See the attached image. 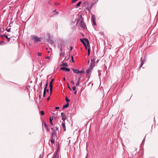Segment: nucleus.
Instances as JSON below:
<instances>
[{"mask_svg": "<svg viewBox=\"0 0 158 158\" xmlns=\"http://www.w3.org/2000/svg\"><path fill=\"white\" fill-rule=\"evenodd\" d=\"M46 90V89H44V93H43V97H44L45 95Z\"/></svg>", "mask_w": 158, "mask_h": 158, "instance_id": "aec40b11", "label": "nucleus"}, {"mask_svg": "<svg viewBox=\"0 0 158 158\" xmlns=\"http://www.w3.org/2000/svg\"><path fill=\"white\" fill-rule=\"evenodd\" d=\"M40 114L42 115L44 114V112L43 111H41L40 112Z\"/></svg>", "mask_w": 158, "mask_h": 158, "instance_id": "bb28decb", "label": "nucleus"}, {"mask_svg": "<svg viewBox=\"0 0 158 158\" xmlns=\"http://www.w3.org/2000/svg\"><path fill=\"white\" fill-rule=\"evenodd\" d=\"M61 51H62L61 49ZM64 54V52H61V53L60 54V56H62Z\"/></svg>", "mask_w": 158, "mask_h": 158, "instance_id": "c85d7f7f", "label": "nucleus"}, {"mask_svg": "<svg viewBox=\"0 0 158 158\" xmlns=\"http://www.w3.org/2000/svg\"><path fill=\"white\" fill-rule=\"evenodd\" d=\"M65 100L67 103H69V102L70 101V100L68 99L67 97H66V98Z\"/></svg>", "mask_w": 158, "mask_h": 158, "instance_id": "412c9836", "label": "nucleus"}, {"mask_svg": "<svg viewBox=\"0 0 158 158\" xmlns=\"http://www.w3.org/2000/svg\"><path fill=\"white\" fill-rule=\"evenodd\" d=\"M77 93V91H75L74 92V94H76Z\"/></svg>", "mask_w": 158, "mask_h": 158, "instance_id": "37998d69", "label": "nucleus"}, {"mask_svg": "<svg viewBox=\"0 0 158 158\" xmlns=\"http://www.w3.org/2000/svg\"><path fill=\"white\" fill-rule=\"evenodd\" d=\"M64 81H65V77L63 78Z\"/></svg>", "mask_w": 158, "mask_h": 158, "instance_id": "de8ad7c7", "label": "nucleus"}, {"mask_svg": "<svg viewBox=\"0 0 158 158\" xmlns=\"http://www.w3.org/2000/svg\"><path fill=\"white\" fill-rule=\"evenodd\" d=\"M77 0H72V3H74L76 1H77Z\"/></svg>", "mask_w": 158, "mask_h": 158, "instance_id": "72a5a7b5", "label": "nucleus"}, {"mask_svg": "<svg viewBox=\"0 0 158 158\" xmlns=\"http://www.w3.org/2000/svg\"><path fill=\"white\" fill-rule=\"evenodd\" d=\"M55 5L56 6H59L60 5V3L58 2H55Z\"/></svg>", "mask_w": 158, "mask_h": 158, "instance_id": "4be33fe9", "label": "nucleus"}, {"mask_svg": "<svg viewBox=\"0 0 158 158\" xmlns=\"http://www.w3.org/2000/svg\"><path fill=\"white\" fill-rule=\"evenodd\" d=\"M70 48H71V50H72V49L73 48V47H70Z\"/></svg>", "mask_w": 158, "mask_h": 158, "instance_id": "c03bdc74", "label": "nucleus"}, {"mask_svg": "<svg viewBox=\"0 0 158 158\" xmlns=\"http://www.w3.org/2000/svg\"><path fill=\"white\" fill-rule=\"evenodd\" d=\"M48 52L49 53L50 52V51H48Z\"/></svg>", "mask_w": 158, "mask_h": 158, "instance_id": "3c124183", "label": "nucleus"}, {"mask_svg": "<svg viewBox=\"0 0 158 158\" xmlns=\"http://www.w3.org/2000/svg\"><path fill=\"white\" fill-rule=\"evenodd\" d=\"M1 37H5L8 40V42H9L10 40V38H9L8 36L6 35H2L1 36Z\"/></svg>", "mask_w": 158, "mask_h": 158, "instance_id": "f8f14e48", "label": "nucleus"}, {"mask_svg": "<svg viewBox=\"0 0 158 158\" xmlns=\"http://www.w3.org/2000/svg\"><path fill=\"white\" fill-rule=\"evenodd\" d=\"M42 89H42V87L40 86V87L39 88V92H40V96L41 95V91L42 90Z\"/></svg>", "mask_w": 158, "mask_h": 158, "instance_id": "a211bd4d", "label": "nucleus"}, {"mask_svg": "<svg viewBox=\"0 0 158 158\" xmlns=\"http://www.w3.org/2000/svg\"><path fill=\"white\" fill-rule=\"evenodd\" d=\"M94 66L90 65L89 68L87 69L86 70V73L87 74H89L91 72V71L94 68Z\"/></svg>", "mask_w": 158, "mask_h": 158, "instance_id": "423d86ee", "label": "nucleus"}, {"mask_svg": "<svg viewBox=\"0 0 158 158\" xmlns=\"http://www.w3.org/2000/svg\"><path fill=\"white\" fill-rule=\"evenodd\" d=\"M61 66H68V65L67 63H63L62 64H61Z\"/></svg>", "mask_w": 158, "mask_h": 158, "instance_id": "6ab92c4d", "label": "nucleus"}, {"mask_svg": "<svg viewBox=\"0 0 158 158\" xmlns=\"http://www.w3.org/2000/svg\"><path fill=\"white\" fill-rule=\"evenodd\" d=\"M90 49L88 48V55H89L90 53Z\"/></svg>", "mask_w": 158, "mask_h": 158, "instance_id": "b1692460", "label": "nucleus"}, {"mask_svg": "<svg viewBox=\"0 0 158 158\" xmlns=\"http://www.w3.org/2000/svg\"><path fill=\"white\" fill-rule=\"evenodd\" d=\"M68 88L70 90H72L71 88H70V87L68 86Z\"/></svg>", "mask_w": 158, "mask_h": 158, "instance_id": "a18cd8bd", "label": "nucleus"}, {"mask_svg": "<svg viewBox=\"0 0 158 158\" xmlns=\"http://www.w3.org/2000/svg\"><path fill=\"white\" fill-rule=\"evenodd\" d=\"M92 21L93 22V24L94 25H96V23L95 22V20H93Z\"/></svg>", "mask_w": 158, "mask_h": 158, "instance_id": "cd10ccee", "label": "nucleus"}, {"mask_svg": "<svg viewBox=\"0 0 158 158\" xmlns=\"http://www.w3.org/2000/svg\"><path fill=\"white\" fill-rule=\"evenodd\" d=\"M54 81V79H52L49 84V87L50 88V94H51L52 93V83L53 81Z\"/></svg>", "mask_w": 158, "mask_h": 158, "instance_id": "39448f33", "label": "nucleus"}, {"mask_svg": "<svg viewBox=\"0 0 158 158\" xmlns=\"http://www.w3.org/2000/svg\"><path fill=\"white\" fill-rule=\"evenodd\" d=\"M46 58L49 60L50 59V57L49 56H47L46 57Z\"/></svg>", "mask_w": 158, "mask_h": 158, "instance_id": "f704fd0d", "label": "nucleus"}, {"mask_svg": "<svg viewBox=\"0 0 158 158\" xmlns=\"http://www.w3.org/2000/svg\"><path fill=\"white\" fill-rule=\"evenodd\" d=\"M85 158H86V157Z\"/></svg>", "mask_w": 158, "mask_h": 158, "instance_id": "5fc2aeb1", "label": "nucleus"}, {"mask_svg": "<svg viewBox=\"0 0 158 158\" xmlns=\"http://www.w3.org/2000/svg\"><path fill=\"white\" fill-rule=\"evenodd\" d=\"M61 115L62 117L61 119L64 122L66 118L65 114L64 113L62 112L61 113Z\"/></svg>", "mask_w": 158, "mask_h": 158, "instance_id": "6e6552de", "label": "nucleus"}, {"mask_svg": "<svg viewBox=\"0 0 158 158\" xmlns=\"http://www.w3.org/2000/svg\"><path fill=\"white\" fill-rule=\"evenodd\" d=\"M62 126L64 129V131H66V127L65 125L64 121L62 123Z\"/></svg>", "mask_w": 158, "mask_h": 158, "instance_id": "9b49d317", "label": "nucleus"}, {"mask_svg": "<svg viewBox=\"0 0 158 158\" xmlns=\"http://www.w3.org/2000/svg\"><path fill=\"white\" fill-rule=\"evenodd\" d=\"M42 83L41 82L40 83V86L42 87Z\"/></svg>", "mask_w": 158, "mask_h": 158, "instance_id": "58836bf2", "label": "nucleus"}, {"mask_svg": "<svg viewBox=\"0 0 158 158\" xmlns=\"http://www.w3.org/2000/svg\"><path fill=\"white\" fill-rule=\"evenodd\" d=\"M89 60H88V64H89Z\"/></svg>", "mask_w": 158, "mask_h": 158, "instance_id": "8fccbe9b", "label": "nucleus"}, {"mask_svg": "<svg viewBox=\"0 0 158 158\" xmlns=\"http://www.w3.org/2000/svg\"><path fill=\"white\" fill-rule=\"evenodd\" d=\"M44 127H45L47 128V124H46V123H44Z\"/></svg>", "mask_w": 158, "mask_h": 158, "instance_id": "e433bc0d", "label": "nucleus"}, {"mask_svg": "<svg viewBox=\"0 0 158 158\" xmlns=\"http://www.w3.org/2000/svg\"><path fill=\"white\" fill-rule=\"evenodd\" d=\"M58 152L57 151L56 152H55L54 154V155L52 157V158H58L59 156V155L58 154Z\"/></svg>", "mask_w": 158, "mask_h": 158, "instance_id": "1a4fd4ad", "label": "nucleus"}, {"mask_svg": "<svg viewBox=\"0 0 158 158\" xmlns=\"http://www.w3.org/2000/svg\"><path fill=\"white\" fill-rule=\"evenodd\" d=\"M80 20V22L79 23V25L80 27L85 29V26L83 21V18L81 15L80 16L79 19H78L77 20V23Z\"/></svg>", "mask_w": 158, "mask_h": 158, "instance_id": "f257e3e1", "label": "nucleus"}, {"mask_svg": "<svg viewBox=\"0 0 158 158\" xmlns=\"http://www.w3.org/2000/svg\"><path fill=\"white\" fill-rule=\"evenodd\" d=\"M72 70L74 73L78 74H81L84 73V72L83 70L80 71L79 70L76 69H73Z\"/></svg>", "mask_w": 158, "mask_h": 158, "instance_id": "20e7f679", "label": "nucleus"}, {"mask_svg": "<svg viewBox=\"0 0 158 158\" xmlns=\"http://www.w3.org/2000/svg\"><path fill=\"white\" fill-rule=\"evenodd\" d=\"M76 87L75 86H73V91H75V90H76Z\"/></svg>", "mask_w": 158, "mask_h": 158, "instance_id": "2f4dec72", "label": "nucleus"}, {"mask_svg": "<svg viewBox=\"0 0 158 158\" xmlns=\"http://www.w3.org/2000/svg\"><path fill=\"white\" fill-rule=\"evenodd\" d=\"M48 42L51 44H53L54 43V42L52 41V40L51 39H49L48 40Z\"/></svg>", "mask_w": 158, "mask_h": 158, "instance_id": "dca6fc26", "label": "nucleus"}, {"mask_svg": "<svg viewBox=\"0 0 158 158\" xmlns=\"http://www.w3.org/2000/svg\"><path fill=\"white\" fill-rule=\"evenodd\" d=\"M37 55L38 56H41V53L40 52H38L37 53Z\"/></svg>", "mask_w": 158, "mask_h": 158, "instance_id": "7c9ffc66", "label": "nucleus"}, {"mask_svg": "<svg viewBox=\"0 0 158 158\" xmlns=\"http://www.w3.org/2000/svg\"><path fill=\"white\" fill-rule=\"evenodd\" d=\"M51 143H54L55 142V141L54 139H51Z\"/></svg>", "mask_w": 158, "mask_h": 158, "instance_id": "393cba45", "label": "nucleus"}, {"mask_svg": "<svg viewBox=\"0 0 158 158\" xmlns=\"http://www.w3.org/2000/svg\"><path fill=\"white\" fill-rule=\"evenodd\" d=\"M140 61H141V63H140L141 65L140 67V68L142 67V66L143 65V63H144V62L142 60V57L141 58V59H140Z\"/></svg>", "mask_w": 158, "mask_h": 158, "instance_id": "4468645a", "label": "nucleus"}, {"mask_svg": "<svg viewBox=\"0 0 158 158\" xmlns=\"http://www.w3.org/2000/svg\"><path fill=\"white\" fill-rule=\"evenodd\" d=\"M79 85V83H78V82H77L76 84V86H78Z\"/></svg>", "mask_w": 158, "mask_h": 158, "instance_id": "ea45409f", "label": "nucleus"}, {"mask_svg": "<svg viewBox=\"0 0 158 158\" xmlns=\"http://www.w3.org/2000/svg\"><path fill=\"white\" fill-rule=\"evenodd\" d=\"M48 85V81H47V83L46 84V86H45V87L44 88V89H46L47 88V87Z\"/></svg>", "mask_w": 158, "mask_h": 158, "instance_id": "c756f323", "label": "nucleus"}, {"mask_svg": "<svg viewBox=\"0 0 158 158\" xmlns=\"http://www.w3.org/2000/svg\"><path fill=\"white\" fill-rule=\"evenodd\" d=\"M92 20V21L93 20H95L96 19V17L95 15H92L91 16Z\"/></svg>", "mask_w": 158, "mask_h": 158, "instance_id": "f3484780", "label": "nucleus"}, {"mask_svg": "<svg viewBox=\"0 0 158 158\" xmlns=\"http://www.w3.org/2000/svg\"><path fill=\"white\" fill-rule=\"evenodd\" d=\"M81 2H79L77 4V6H80V5L81 4Z\"/></svg>", "mask_w": 158, "mask_h": 158, "instance_id": "a878e982", "label": "nucleus"}, {"mask_svg": "<svg viewBox=\"0 0 158 158\" xmlns=\"http://www.w3.org/2000/svg\"><path fill=\"white\" fill-rule=\"evenodd\" d=\"M80 40L81 43L84 45L86 49H87V46L86 44H85V43H86L87 44V45L88 47H89V44L88 39H87L84 38L83 39H81Z\"/></svg>", "mask_w": 158, "mask_h": 158, "instance_id": "f03ea898", "label": "nucleus"}, {"mask_svg": "<svg viewBox=\"0 0 158 158\" xmlns=\"http://www.w3.org/2000/svg\"><path fill=\"white\" fill-rule=\"evenodd\" d=\"M10 28L8 29H7V31L9 32L10 31Z\"/></svg>", "mask_w": 158, "mask_h": 158, "instance_id": "4c0bfd02", "label": "nucleus"}, {"mask_svg": "<svg viewBox=\"0 0 158 158\" xmlns=\"http://www.w3.org/2000/svg\"><path fill=\"white\" fill-rule=\"evenodd\" d=\"M32 39L34 40L35 42H38L41 41V38L35 35H34L32 37Z\"/></svg>", "mask_w": 158, "mask_h": 158, "instance_id": "7ed1b4c3", "label": "nucleus"}, {"mask_svg": "<svg viewBox=\"0 0 158 158\" xmlns=\"http://www.w3.org/2000/svg\"><path fill=\"white\" fill-rule=\"evenodd\" d=\"M98 0H97V2H98Z\"/></svg>", "mask_w": 158, "mask_h": 158, "instance_id": "864d4df0", "label": "nucleus"}, {"mask_svg": "<svg viewBox=\"0 0 158 158\" xmlns=\"http://www.w3.org/2000/svg\"><path fill=\"white\" fill-rule=\"evenodd\" d=\"M60 70H63L67 72H69L70 70V69H69L64 67H61V68H60Z\"/></svg>", "mask_w": 158, "mask_h": 158, "instance_id": "9d476101", "label": "nucleus"}, {"mask_svg": "<svg viewBox=\"0 0 158 158\" xmlns=\"http://www.w3.org/2000/svg\"><path fill=\"white\" fill-rule=\"evenodd\" d=\"M46 91H47V92H48V91H49V90H48V89H46Z\"/></svg>", "mask_w": 158, "mask_h": 158, "instance_id": "49530a36", "label": "nucleus"}, {"mask_svg": "<svg viewBox=\"0 0 158 158\" xmlns=\"http://www.w3.org/2000/svg\"><path fill=\"white\" fill-rule=\"evenodd\" d=\"M71 83L73 85H74V82L73 81H71Z\"/></svg>", "mask_w": 158, "mask_h": 158, "instance_id": "c9c22d12", "label": "nucleus"}, {"mask_svg": "<svg viewBox=\"0 0 158 158\" xmlns=\"http://www.w3.org/2000/svg\"><path fill=\"white\" fill-rule=\"evenodd\" d=\"M1 43H4L3 42H1Z\"/></svg>", "mask_w": 158, "mask_h": 158, "instance_id": "603ef678", "label": "nucleus"}, {"mask_svg": "<svg viewBox=\"0 0 158 158\" xmlns=\"http://www.w3.org/2000/svg\"><path fill=\"white\" fill-rule=\"evenodd\" d=\"M72 57V60L73 62H74V59L73 56H71Z\"/></svg>", "mask_w": 158, "mask_h": 158, "instance_id": "473e14b6", "label": "nucleus"}, {"mask_svg": "<svg viewBox=\"0 0 158 158\" xmlns=\"http://www.w3.org/2000/svg\"><path fill=\"white\" fill-rule=\"evenodd\" d=\"M53 117H52V118H51V117H50V124L52 125H53V123L52 122V120H53Z\"/></svg>", "mask_w": 158, "mask_h": 158, "instance_id": "2eb2a0df", "label": "nucleus"}, {"mask_svg": "<svg viewBox=\"0 0 158 158\" xmlns=\"http://www.w3.org/2000/svg\"><path fill=\"white\" fill-rule=\"evenodd\" d=\"M59 109V107H56L55 108L56 110H58Z\"/></svg>", "mask_w": 158, "mask_h": 158, "instance_id": "79ce46f5", "label": "nucleus"}, {"mask_svg": "<svg viewBox=\"0 0 158 158\" xmlns=\"http://www.w3.org/2000/svg\"><path fill=\"white\" fill-rule=\"evenodd\" d=\"M53 12V13H54L55 12V14L56 15H58L59 13L58 12L56 11V10H54Z\"/></svg>", "mask_w": 158, "mask_h": 158, "instance_id": "5701e85b", "label": "nucleus"}, {"mask_svg": "<svg viewBox=\"0 0 158 158\" xmlns=\"http://www.w3.org/2000/svg\"><path fill=\"white\" fill-rule=\"evenodd\" d=\"M80 78H79V80H78V82H78V83H79V82L80 81Z\"/></svg>", "mask_w": 158, "mask_h": 158, "instance_id": "09e8293b", "label": "nucleus"}, {"mask_svg": "<svg viewBox=\"0 0 158 158\" xmlns=\"http://www.w3.org/2000/svg\"><path fill=\"white\" fill-rule=\"evenodd\" d=\"M50 99V97H48L47 99V100L48 101V100H49Z\"/></svg>", "mask_w": 158, "mask_h": 158, "instance_id": "a19ab883", "label": "nucleus"}, {"mask_svg": "<svg viewBox=\"0 0 158 158\" xmlns=\"http://www.w3.org/2000/svg\"><path fill=\"white\" fill-rule=\"evenodd\" d=\"M95 60L96 59L95 56H94L93 58L91 59V62L90 63V65L94 66L95 65Z\"/></svg>", "mask_w": 158, "mask_h": 158, "instance_id": "0eeeda50", "label": "nucleus"}, {"mask_svg": "<svg viewBox=\"0 0 158 158\" xmlns=\"http://www.w3.org/2000/svg\"><path fill=\"white\" fill-rule=\"evenodd\" d=\"M69 106V103H67L65 105L63 106V109H64L67 107Z\"/></svg>", "mask_w": 158, "mask_h": 158, "instance_id": "ddd939ff", "label": "nucleus"}]
</instances>
